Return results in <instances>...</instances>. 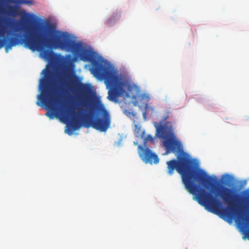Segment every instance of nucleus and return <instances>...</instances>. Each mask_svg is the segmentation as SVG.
<instances>
[{
    "label": "nucleus",
    "mask_w": 249,
    "mask_h": 249,
    "mask_svg": "<svg viewBox=\"0 0 249 249\" xmlns=\"http://www.w3.org/2000/svg\"><path fill=\"white\" fill-rule=\"evenodd\" d=\"M142 98L143 99H145L146 100H148V99H149V97H148V95H142Z\"/></svg>",
    "instance_id": "nucleus-14"
},
{
    "label": "nucleus",
    "mask_w": 249,
    "mask_h": 249,
    "mask_svg": "<svg viewBox=\"0 0 249 249\" xmlns=\"http://www.w3.org/2000/svg\"><path fill=\"white\" fill-rule=\"evenodd\" d=\"M44 77L40 79L39 86L42 88L40 94L38 95L37 99L46 108L52 111L46 113V116L53 119L54 115H58L61 119L70 122V128L71 132L78 129L82 126L79 117L76 113V108L71 105L68 107H58L60 96L54 90L49 88L48 83L52 76L50 70L44 69Z\"/></svg>",
    "instance_id": "nucleus-4"
},
{
    "label": "nucleus",
    "mask_w": 249,
    "mask_h": 249,
    "mask_svg": "<svg viewBox=\"0 0 249 249\" xmlns=\"http://www.w3.org/2000/svg\"><path fill=\"white\" fill-rule=\"evenodd\" d=\"M36 17L33 14H29L28 13H25L24 15H23L21 17V20L24 22H27L29 20H33Z\"/></svg>",
    "instance_id": "nucleus-8"
},
{
    "label": "nucleus",
    "mask_w": 249,
    "mask_h": 249,
    "mask_svg": "<svg viewBox=\"0 0 249 249\" xmlns=\"http://www.w3.org/2000/svg\"><path fill=\"white\" fill-rule=\"evenodd\" d=\"M139 154L142 160L146 163L157 164L159 162L158 156L148 148L139 146Z\"/></svg>",
    "instance_id": "nucleus-5"
},
{
    "label": "nucleus",
    "mask_w": 249,
    "mask_h": 249,
    "mask_svg": "<svg viewBox=\"0 0 249 249\" xmlns=\"http://www.w3.org/2000/svg\"><path fill=\"white\" fill-rule=\"evenodd\" d=\"M153 141L154 139L150 135H148L144 139V143H146L148 142H153Z\"/></svg>",
    "instance_id": "nucleus-11"
},
{
    "label": "nucleus",
    "mask_w": 249,
    "mask_h": 249,
    "mask_svg": "<svg viewBox=\"0 0 249 249\" xmlns=\"http://www.w3.org/2000/svg\"><path fill=\"white\" fill-rule=\"evenodd\" d=\"M17 44V39L15 37L0 39V48L5 45V51L8 52V49H11L13 46Z\"/></svg>",
    "instance_id": "nucleus-7"
},
{
    "label": "nucleus",
    "mask_w": 249,
    "mask_h": 249,
    "mask_svg": "<svg viewBox=\"0 0 249 249\" xmlns=\"http://www.w3.org/2000/svg\"><path fill=\"white\" fill-rule=\"evenodd\" d=\"M36 104L38 105V106H40V102L37 101V103H36Z\"/></svg>",
    "instance_id": "nucleus-15"
},
{
    "label": "nucleus",
    "mask_w": 249,
    "mask_h": 249,
    "mask_svg": "<svg viewBox=\"0 0 249 249\" xmlns=\"http://www.w3.org/2000/svg\"><path fill=\"white\" fill-rule=\"evenodd\" d=\"M244 193L247 195V197L244 198V200L247 202H249V193L245 191L244 192Z\"/></svg>",
    "instance_id": "nucleus-13"
},
{
    "label": "nucleus",
    "mask_w": 249,
    "mask_h": 249,
    "mask_svg": "<svg viewBox=\"0 0 249 249\" xmlns=\"http://www.w3.org/2000/svg\"><path fill=\"white\" fill-rule=\"evenodd\" d=\"M57 78L58 83L65 86L68 90L74 94L83 93V96L79 98L78 105L88 112V117L82 119L85 125L101 132H106L111 123L109 112L101 102H93L86 96L88 90L87 86L82 83L76 76H71L67 70H64Z\"/></svg>",
    "instance_id": "nucleus-3"
},
{
    "label": "nucleus",
    "mask_w": 249,
    "mask_h": 249,
    "mask_svg": "<svg viewBox=\"0 0 249 249\" xmlns=\"http://www.w3.org/2000/svg\"><path fill=\"white\" fill-rule=\"evenodd\" d=\"M56 24L48 18V22L34 28L25 37L24 43L32 51H38L46 60L52 58V50L60 49L72 53L76 59L89 62L92 65V72L98 78H103L108 89L107 98L117 102L124 93L125 83L108 67L104 65L103 58L83 44L71 40L69 34L57 29Z\"/></svg>",
    "instance_id": "nucleus-2"
},
{
    "label": "nucleus",
    "mask_w": 249,
    "mask_h": 249,
    "mask_svg": "<svg viewBox=\"0 0 249 249\" xmlns=\"http://www.w3.org/2000/svg\"><path fill=\"white\" fill-rule=\"evenodd\" d=\"M107 24H108V26H110V25H109V24H110V21H107Z\"/></svg>",
    "instance_id": "nucleus-16"
},
{
    "label": "nucleus",
    "mask_w": 249,
    "mask_h": 249,
    "mask_svg": "<svg viewBox=\"0 0 249 249\" xmlns=\"http://www.w3.org/2000/svg\"><path fill=\"white\" fill-rule=\"evenodd\" d=\"M150 108L147 104H146L144 110L142 111V115L144 120H146L147 115V111Z\"/></svg>",
    "instance_id": "nucleus-10"
},
{
    "label": "nucleus",
    "mask_w": 249,
    "mask_h": 249,
    "mask_svg": "<svg viewBox=\"0 0 249 249\" xmlns=\"http://www.w3.org/2000/svg\"><path fill=\"white\" fill-rule=\"evenodd\" d=\"M71 61V56L70 54L66 55L65 62L67 64Z\"/></svg>",
    "instance_id": "nucleus-12"
},
{
    "label": "nucleus",
    "mask_w": 249,
    "mask_h": 249,
    "mask_svg": "<svg viewBox=\"0 0 249 249\" xmlns=\"http://www.w3.org/2000/svg\"><path fill=\"white\" fill-rule=\"evenodd\" d=\"M8 13L13 16H16L18 14L19 11L15 6H10L8 8Z\"/></svg>",
    "instance_id": "nucleus-9"
},
{
    "label": "nucleus",
    "mask_w": 249,
    "mask_h": 249,
    "mask_svg": "<svg viewBox=\"0 0 249 249\" xmlns=\"http://www.w3.org/2000/svg\"><path fill=\"white\" fill-rule=\"evenodd\" d=\"M169 117V112L166 111L162 116L159 124L154 123L156 129V135L158 137L164 139L163 146L166 152L165 155L171 152L178 153L177 160L167 161L168 173L172 175L174 170L181 175L183 183L186 190L194 195L195 199L199 204L207 207L219 214H244L240 213L237 204L238 195L231 188L223 186L219 196L227 205L226 208H222V203L214 195L206 191L204 188L195 183L199 182L208 188L211 186L214 179L203 170L195 169L194 162L189 155L184 152L181 143L174 136V128L170 122H166Z\"/></svg>",
    "instance_id": "nucleus-1"
},
{
    "label": "nucleus",
    "mask_w": 249,
    "mask_h": 249,
    "mask_svg": "<svg viewBox=\"0 0 249 249\" xmlns=\"http://www.w3.org/2000/svg\"><path fill=\"white\" fill-rule=\"evenodd\" d=\"M68 134H71V132H68Z\"/></svg>",
    "instance_id": "nucleus-18"
},
{
    "label": "nucleus",
    "mask_w": 249,
    "mask_h": 249,
    "mask_svg": "<svg viewBox=\"0 0 249 249\" xmlns=\"http://www.w3.org/2000/svg\"><path fill=\"white\" fill-rule=\"evenodd\" d=\"M78 110H79V111H80V112H81V111H82V110L81 109V108H79V109H78Z\"/></svg>",
    "instance_id": "nucleus-17"
},
{
    "label": "nucleus",
    "mask_w": 249,
    "mask_h": 249,
    "mask_svg": "<svg viewBox=\"0 0 249 249\" xmlns=\"http://www.w3.org/2000/svg\"><path fill=\"white\" fill-rule=\"evenodd\" d=\"M0 3L27 4L32 5L34 4V1H0ZM6 33V27L2 25H0V36H5Z\"/></svg>",
    "instance_id": "nucleus-6"
}]
</instances>
